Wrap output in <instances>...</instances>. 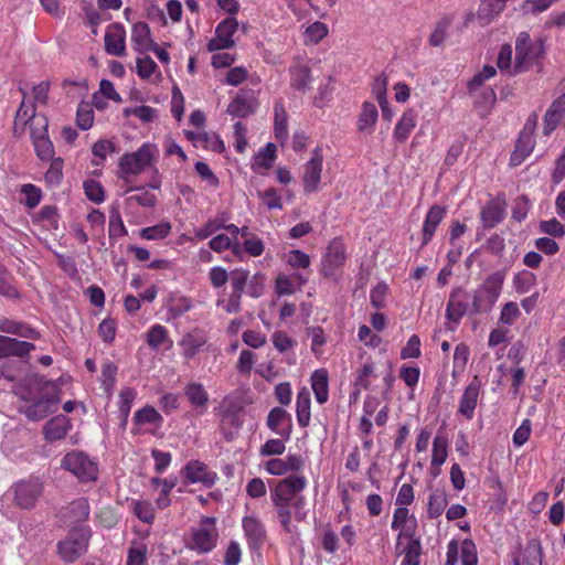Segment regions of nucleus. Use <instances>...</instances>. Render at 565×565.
<instances>
[{
	"instance_id": "f257e3e1",
	"label": "nucleus",
	"mask_w": 565,
	"mask_h": 565,
	"mask_svg": "<svg viewBox=\"0 0 565 565\" xmlns=\"http://www.w3.org/2000/svg\"><path fill=\"white\" fill-rule=\"evenodd\" d=\"M545 54V46L542 39L532 41L527 32H521L515 39V61L512 75L529 71L540 64Z\"/></svg>"
},
{
	"instance_id": "f03ea898",
	"label": "nucleus",
	"mask_w": 565,
	"mask_h": 565,
	"mask_svg": "<svg viewBox=\"0 0 565 565\" xmlns=\"http://www.w3.org/2000/svg\"><path fill=\"white\" fill-rule=\"evenodd\" d=\"M31 383L39 385L43 394L28 405L23 414L31 420H41L55 412L60 403V397L56 386L52 382L44 381L43 377L34 376Z\"/></svg>"
},
{
	"instance_id": "7ed1b4c3",
	"label": "nucleus",
	"mask_w": 565,
	"mask_h": 565,
	"mask_svg": "<svg viewBox=\"0 0 565 565\" xmlns=\"http://www.w3.org/2000/svg\"><path fill=\"white\" fill-rule=\"evenodd\" d=\"M215 523V518L203 516L199 526L191 530V536L185 542V546L198 554H207L213 551L218 541V531Z\"/></svg>"
},
{
	"instance_id": "20e7f679",
	"label": "nucleus",
	"mask_w": 565,
	"mask_h": 565,
	"mask_svg": "<svg viewBox=\"0 0 565 565\" xmlns=\"http://www.w3.org/2000/svg\"><path fill=\"white\" fill-rule=\"evenodd\" d=\"M90 535L88 526L72 529L67 536L57 543L58 556L65 563H74L87 552Z\"/></svg>"
},
{
	"instance_id": "39448f33",
	"label": "nucleus",
	"mask_w": 565,
	"mask_h": 565,
	"mask_svg": "<svg viewBox=\"0 0 565 565\" xmlns=\"http://www.w3.org/2000/svg\"><path fill=\"white\" fill-rule=\"evenodd\" d=\"M61 467L82 482L94 481L98 476L97 463L79 450L67 452L62 459Z\"/></svg>"
},
{
	"instance_id": "423d86ee",
	"label": "nucleus",
	"mask_w": 565,
	"mask_h": 565,
	"mask_svg": "<svg viewBox=\"0 0 565 565\" xmlns=\"http://www.w3.org/2000/svg\"><path fill=\"white\" fill-rule=\"evenodd\" d=\"M153 147L142 145L136 152L126 153L120 158L119 168L124 173L138 174L152 162Z\"/></svg>"
},
{
	"instance_id": "0eeeda50",
	"label": "nucleus",
	"mask_w": 565,
	"mask_h": 565,
	"mask_svg": "<svg viewBox=\"0 0 565 565\" xmlns=\"http://www.w3.org/2000/svg\"><path fill=\"white\" fill-rule=\"evenodd\" d=\"M307 486V480L301 476H289L278 481L275 489L271 491L273 502L290 503L291 500L301 492Z\"/></svg>"
},
{
	"instance_id": "6e6552de",
	"label": "nucleus",
	"mask_w": 565,
	"mask_h": 565,
	"mask_svg": "<svg viewBox=\"0 0 565 565\" xmlns=\"http://www.w3.org/2000/svg\"><path fill=\"white\" fill-rule=\"evenodd\" d=\"M345 260V248L341 239L334 238L327 247V253L322 260L321 273L326 277L335 275V269L343 265Z\"/></svg>"
},
{
	"instance_id": "1a4fd4ad",
	"label": "nucleus",
	"mask_w": 565,
	"mask_h": 565,
	"mask_svg": "<svg viewBox=\"0 0 565 565\" xmlns=\"http://www.w3.org/2000/svg\"><path fill=\"white\" fill-rule=\"evenodd\" d=\"M322 171V154L320 148L313 150L312 158L305 164L303 169V190L306 193H313L318 191V185L321 179Z\"/></svg>"
},
{
	"instance_id": "9d476101",
	"label": "nucleus",
	"mask_w": 565,
	"mask_h": 565,
	"mask_svg": "<svg viewBox=\"0 0 565 565\" xmlns=\"http://www.w3.org/2000/svg\"><path fill=\"white\" fill-rule=\"evenodd\" d=\"M481 380L476 375L472 381L466 387L458 407V413L467 419H472L475 416V409L478 404V398L481 391Z\"/></svg>"
},
{
	"instance_id": "9b49d317",
	"label": "nucleus",
	"mask_w": 565,
	"mask_h": 565,
	"mask_svg": "<svg viewBox=\"0 0 565 565\" xmlns=\"http://www.w3.org/2000/svg\"><path fill=\"white\" fill-rule=\"evenodd\" d=\"M469 311L467 291L462 288L452 290L447 302V319L457 324L467 312L469 313Z\"/></svg>"
},
{
	"instance_id": "f8f14e48",
	"label": "nucleus",
	"mask_w": 565,
	"mask_h": 565,
	"mask_svg": "<svg viewBox=\"0 0 565 565\" xmlns=\"http://www.w3.org/2000/svg\"><path fill=\"white\" fill-rule=\"evenodd\" d=\"M183 475L191 483L200 482L207 488L212 487L216 479L215 472L210 471L207 466L199 460L189 461L183 468Z\"/></svg>"
},
{
	"instance_id": "ddd939ff",
	"label": "nucleus",
	"mask_w": 565,
	"mask_h": 565,
	"mask_svg": "<svg viewBox=\"0 0 565 565\" xmlns=\"http://www.w3.org/2000/svg\"><path fill=\"white\" fill-rule=\"evenodd\" d=\"M126 31L119 23H113L105 34V50L114 56H122L125 53Z\"/></svg>"
},
{
	"instance_id": "4468645a",
	"label": "nucleus",
	"mask_w": 565,
	"mask_h": 565,
	"mask_svg": "<svg viewBox=\"0 0 565 565\" xmlns=\"http://www.w3.org/2000/svg\"><path fill=\"white\" fill-rule=\"evenodd\" d=\"M34 349L35 345L31 342L0 335V359L8 356L24 358Z\"/></svg>"
},
{
	"instance_id": "2eb2a0df",
	"label": "nucleus",
	"mask_w": 565,
	"mask_h": 565,
	"mask_svg": "<svg viewBox=\"0 0 565 565\" xmlns=\"http://www.w3.org/2000/svg\"><path fill=\"white\" fill-rule=\"evenodd\" d=\"M256 103L252 94L239 90L235 98L227 106V113L234 117L246 118L254 114Z\"/></svg>"
},
{
	"instance_id": "dca6fc26",
	"label": "nucleus",
	"mask_w": 565,
	"mask_h": 565,
	"mask_svg": "<svg viewBox=\"0 0 565 565\" xmlns=\"http://www.w3.org/2000/svg\"><path fill=\"white\" fill-rule=\"evenodd\" d=\"M42 487L38 482H21L15 486V501L24 509H30L34 505L40 497Z\"/></svg>"
},
{
	"instance_id": "f3484780",
	"label": "nucleus",
	"mask_w": 565,
	"mask_h": 565,
	"mask_svg": "<svg viewBox=\"0 0 565 565\" xmlns=\"http://www.w3.org/2000/svg\"><path fill=\"white\" fill-rule=\"evenodd\" d=\"M505 213V202L499 198L487 203L481 210V221L486 228H492L502 222Z\"/></svg>"
},
{
	"instance_id": "a211bd4d",
	"label": "nucleus",
	"mask_w": 565,
	"mask_h": 565,
	"mask_svg": "<svg viewBox=\"0 0 565 565\" xmlns=\"http://www.w3.org/2000/svg\"><path fill=\"white\" fill-rule=\"evenodd\" d=\"M70 428V419L64 415H57L44 425L43 434L46 440L56 441L63 439Z\"/></svg>"
},
{
	"instance_id": "6ab92c4d",
	"label": "nucleus",
	"mask_w": 565,
	"mask_h": 565,
	"mask_svg": "<svg viewBox=\"0 0 565 565\" xmlns=\"http://www.w3.org/2000/svg\"><path fill=\"white\" fill-rule=\"evenodd\" d=\"M131 40L135 44V50L139 53L149 52L156 44L151 39L150 28L146 22H137L132 26Z\"/></svg>"
},
{
	"instance_id": "aec40b11",
	"label": "nucleus",
	"mask_w": 565,
	"mask_h": 565,
	"mask_svg": "<svg viewBox=\"0 0 565 565\" xmlns=\"http://www.w3.org/2000/svg\"><path fill=\"white\" fill-rule=\"evenodd\" d=\"M446 215V210L439 205H433L425 218L423 226V243L422 245L428 244L434 236L436 228Z\"/></svg>"
},
{
	"instance_id": "412c9836",
	"label": "nucleus",
	"mask_w": 565,
	"mask_h": 565,
	"mask_svg": "<svg viewBox=\"0 0 565 565\" xmlns=\"http://www.w3.org/2000/svg\"><path fill=\"white\" fill-rule=\"evenodd\" d=\"M286 420L290 422L289 414L284 408L275 407L268 414L267 425L274 433L280 435L285 439H289L291 425L289 424L287 427H281Z\"/></svg>"
},
{
	"instance_id": "4be33fe9",
	"label": "nucleus",
	"mask_w": 565,
	"mask_h": 565,
	"mask_svg": "<svg viewBox=\"0 0 565 565\" xmlns=\"http://www.w3.org/2000/svg\"><path fill=\"white\" fill-rule=\"evenodd\" d=\"M0 331L4 333L15 334L26 339H39L40 333L31 326L10 319H2L0 321Z\"/></svg>"
},
{
	"instance_id": "5701e85b",
	"label": "nucleus",
	"mask_w": 565,
	"mask_h": 565,
	"mask_svg": "<svg viewBox=\"0 0 565 565\" xmlns=\"http://www.w3.org/2000/svg\"><path fill=\"white\" fill-rule=\"evenodd\" d=\"M379 118V111L373 103L364 102L358 119V130L371 135Z\"/></svg>"
},
{
	"instance_id": "b1692460",
	"label": "nucleus",
	"mask_w": 565,
	"mask_h": 565,
	"mask_svg": "<svg viewBox=\"0 0 565 565\" xmlns=\"http://www.w3.org/2000/svg\"><path fill=\"white\" fill-rule=\"evenodd\" d=\"M454 14H445L436 22L435 28L428 38L429 45L434 47H440L444 45L448 38V30L454 23Z\"/></svg>"
},
{
	"instance_id": "393cba45",
	"label": "nucleus",
	"mask_w": 565,
	"mask_h": 565,
	"mask_svg": "<svg viewBox=\"0 0 565 565\" xmlns=\"http://www.w3.org/2000/svg\"><path fill=\"white\" fill-rule=\"evenodd\" d=\"M534 143L535 142L533 136L520 132V136L515 143V150L512 152L510 158V166H520L525 160V158L532 152Z\"/></svg>"
},
{
	"instance_id": "a878e982",
	"label": "nucleus",
	"mask_w": 565,
	"mask_h": 565,
	"mask_svg": "<svg viewBox=\"0 0 565 565\" xmlns=\"http://www.w3.org/2000/svg\"><path fill=\"white\" fill-rule=\"evenodd\" d=\"M542 546L540 542L530 541L521 556H515L513 565H542Z\"/></svg>"
},
{
	"instance_id": "bb28decb",
	"label": "nucleus",
	"mask_w": 565,
	"mask_h": 565,
	"mask_svg": "<svg viewBox=\"0 0 565 565\" xmlns=\"http://www.w3.org/2000/svg\"><path fill=\"white\" fill-rule=\"evenodd\" d=\"M504 276L502 273L497 271L491 274L484 282L479 287L484 294L486 298L489 300L488 303L494 305L498 300L502 285H503Z\"/></svg>"
},
{
	"instance_id": "cd10ccee",
	"label": "nucleus",
	"mask_w": 565,
	"mask_h": 565,
	"mask_svg": "<svg viewBox=\"0 0 565 565\" xmlns=\"http://www.w3.org/2000/svg\"><path fill=\"white\" fill-rule=\"evenodd\" d=\"M416 126V114L413 109H408L403 114L394 129V138L399 142H405L412 130Z\"/></svg>"
},
{
	"instance_id": "c85d7f7f",
	"label": "nucleus",
	"mask_w": 565,
	"mask_h": 565,
	"mask_svg": "<svg viewBox=\"0 0 565 565\" xmlns=\"http://www.w3.org/2000/svg\"><path fill=\"white\" fill-rule=\"evenodd\" d=\"M311 386L319 404L328 401V373L326 370H316L311 375Z\"/></svg>"
},
{
	"instance_id": "c756f323",
	"label": "nucleus",
	"mask_w": 565,
	"mask_h": 565,
	"mask_svg": "<svg viewBox=\"0 0 565 565\" xmlns=\"http://www.w3.org/2000/svg\"><path fill=\"white\" fill-rule=\"evenodd\" d=\"M503 10L504 7L499 0H481L477 11V18L483 24H488Z\"/></svg>"
},
{
	"instance_id": "7c9ffc66",
	"label": "nucleus",
	"mask_w": 565,
	"mask_h": 565,
	"mask_svg": "<svg viewBox=\"0 0 565 565\" xmlns=\"http://www.w3.org/2000/svg\"><path fill=\"white\" fill-rule=\"evenodd\" d=\"M137 191L136 194H131L126 199L127 205L137 203L143 207H153L157 204V196L150 192L146 186L129 188L126 193Z\"/></svg>"
},
{
	"instance_id": "2f4dec72",
	"label": "nucleus",
	"mask_w": 565,
	"mask_h": 565,
	"mask_svg": "<svg viewBox=\"0 0 565 565\" xmlns=\"http://www.w3.org/2000/svg\"><path fill=\"white\" fill-rule=\"evenodd\" d=\"M243 529L247 539L255 543H262L265 539V529L259 520L254 516H245L243 519Z\"/></svg>"
},
{
	"instance_id": "473e14b6",
	"label": "nucleus",
	"mask_w": 565,
	"mask_h": 565,
	"mask_svg": "<svg viewBox=\"0 0 565 565\" xmlns=\"http://www.w3.org/2000/svg\"><path fill=\"white\" fill-rule=\"evenodd\" d=\"M296 414L298 424L301 427H307L310 422V396L306 388L297 395Z\"/></svg>"
},
{
	"instance_id": "72a5a7b5",
	"label": "nucleus",
	"mask_w": 565,
	"mask_h": 565,
	"mask_svg": "<svg viewBox=\"0 0 565 565\" xmlns=\"http://www.w3.org/2000/svg\"><path fill=\"white\" fill-rule=\"evenodd\" d=\"M237 28L238 22L235 18L232 17L226 18L218 23L215 30V35H217L222 41H224L223 46H234L235 42L232 39V36L236 32Z\"/></svg>"
},
{
	"instance_id": "f704fd0d",
	"label": "nucleus",
	"mask_w": 565,
	"mask_h": 565,
	"mask_svg": "<svg viewBox=\"0 0 565 565\" xmlns=\"http://www.w3.org/2000/svg\"><path fill=\"white\" fill-rule=\"evenodd\" d=\"M205 342L206 340L202 334L188 333L182 338L180 345L183 349L184 356L191 359L198 353L200 348L205 344Z\"/></svg>"
},
{
	"instance_id": "c9c22d12",
	"label": "nucleus",
	"mask_w": 565,
	"mask_h": 565,
	"mask_svg": "<svg viewBox=\"0 0 565 565\" xmlns=\"http://www.w3.org/2000/svg\"><path fill=\"white\" fill-rule=\"evenodd\" d=\"M109 237L116 238L127 234V230L124 225L118 203L111 204L109 209Z\"/></svg>"
},
{
	"instance_id": "e433bc0d",
	"label": "nucleus",
	"mask_w": 565,
	"mask_h": 565,
	"mask_svg": "<svg viewBox=\"0 0 565 565\" xmlns=\"http://www.w3.org/2000/svg\"><path fill=\"white\" fill-rule=\"evenodd\" d=\"M291 86L298 90L309 88L311 83V72L307 65H297L290 70Z\"/></svg>"
},
{
	"instance_id": "4c0bfd02",
	"label": "nucleus",
	"mask_w": 565,
	"mask_h": 565,
	"mask_svg": "<svg viewBox=\"0 0 565 565\" xmlns=\"http://www.w3.org/2000/svg\"><path fill=\"white\" fill-rule=\"evenodd\" d=\"M448 500L445 491L436 490L430 494L428 505H427V514L430 519H436L440 516L447 507Z\"/></svg>"
},
{
	"instance_id": "58836bf2",
	"label": "nucleus",
	"mask_w": 565,
	"mask_h": 565,
	"mask_svg": "<svg viewBox=\"0 0 565 565\" xmlns=\"http://www.w3.org/2000/svg\"><path fill=\"white\" fill-rule=\"evenodd\" d=\"M134 420L137 425L152 424L160 426L163 417L154 407L145 406L135 413Z\"/></svg>"
},
{
	"instance_id": "ea45409f",
	"label": "nucleus",
	"mask_w": 565,
	"mask_h": 565,
	"mask_svg": "<svg viewBox=\"0 0 565 565\" xmlns=\"http://www.w3.org/2000/svg\"><path fill=\"white\" fill-rule=\"evenodd\" d=\"M28 126L32 141L49 137V119L44 114H39Z\"/></svg>"
},
{
	"instance_id": "a19ab883",
	"label": "nucleus",
	"mask_w": 565,
	"mask_h": 565,
	"mask_svg": "<svg viewBox=\"0 0 565 565\" xmlns=\"http://www.w3.org/2000/svg\"><path fill=\"white\" fill-rule=\"evenodd\" d=\"M185 395L192 405L203 407L206 405L209 397L202 384L192 383L185 388Z\"/></svg>"
},
{
	"instance_id": "79ce46f5",
	"label": "nucleus",
	"mask_w": 565,
	"mask_h": 565,
	"mask_svg": "<svg viewBox=\"0 0 565 565\" xmlns=\"http://www.w3.org/2000/svg\"><path fill=\"white\" fill-rule=\"evenodd\" d=\"M51 161L50 168L44 175V180L49 186L55 188L61 183L63 178V160L61 158H54Z\"/></svg>"
},
{
	"instance_id": "37998d69",
	"label": "nucleus",
	"mask_w": 565,
	"mask_h": 565,
	"mask_svg": "<svg viewBox=\"0 0 565 565\" xmlns=\"http://www.w3.org/2000/svg\"><path fill=\"white\" fill-rule=\"evenodd\" d=\"M448 441L444 437H435L433 441L431 466L439 468L447 458Z\"/></svg>"
},
{
	"instance_id": "c03bdc74",
	"label": "nucleus",
	"mask_w": 565,
	"mask_h": 565,
	"mask_svg": "<svg viewBox=\"0 0 565 565\" xmlns=\"http://www.w3.org/2000/svg\"><path fill=\"white\" fill-rule=\"evenodd\" d=\"M248 280V271L244 269H235L231 275L232 297L242 299V295L245 290Z\"/></svg>"
},
{
	"instance_id": "a18cd8bd",
	"label": "nucleus",
	"mask_w": 565,
	"mask_h": 565,
	"mask_svg": "<svg viewBox=\"0 0 565 565\" xmlns=\"http://www.w3.org/2000/svg\"><path fill=\"white\" fill-rule=\"evenodd\" d=\"M38 158L42 161L54 159V147L50 137L40 138L32 141Z\"/></svg>"
},
{
	"instance_id": "49530a36",
	"label": "nucleus",
	"mask_w": 565,
	"mask_h": 565,
	"mask_svg": "<svg viewBox=\"0 0 565 565\" xmlns=\"http://www.w3.org/2000/svg\"><path fill=\"white\" fill-rule=\"evenodd\" d=\"M136 397V392L132 388L122 390L119 394V412L121 414V427H125L131 409L132 401Z\"/></svg>"
},
{
	"instance_id": "de8ad7c7",
	"label": "nucleus",
	"mask_w": 565,
	"mask_h": 565,
	"mask_svg": "<svg viewBox=\"0 0 565 565\" xmlns=\"http://www.w3.org/2000/svg\"><path fill=\"white\" fill-rule=\"evenodd\" d=\"M275 136L278 139L287 137V113L281 103L275 105Z\"/></svg>"
},
{
	"instance_id": "09e8293b",
	"label": "nucleus",
	"mask_w": 565,
	"mask_h": 565,
	"mask_svg": "<svg viewBox=\"0 0 565 565\" xmlns=\"http://www.w3.org/2000/svg\"><path fill=\"white\" fill-rule=\"evenodd\" d=\"M83 186L89 201L94 203H102L105 200L104 189L98 181L94 179L85 180Z\"/></svg>"
},
{
	"instance_id": "8fccbe9b",
	"label": "nucleus",
	"mask_w": 565,
	"mask_h": 565,
	"mask_svg": "<svg viewBox=\"0 0 565 565\" xmlns=\"http://www.w3.org/2000/svg\"><path fill=\"white\" fill-rule=\"evenodd\" d=\"M277 147L273 142H268L257 154L256 164L263 169H269L276 158Z\"/></svg>"
},
{
	"instance_id": "3c124183",
	"label": "nucleus",
	"mask_w": 565,
	"mask_h": 565,
	"mask_svg": "<svg viewBox=\"0 0 565 565\" xmlns=\"http://www.w3.org/2000/svg\"><path fill=\"white\" fill-rule=\"evenodd\" d=\"M136 116L142 122H151L157 117V110L150 106H137L124 109V116Z\"/></svg>"
},
{
	"instance_id": "603ef678",
	"label": "nucleus",
	"mask_w": 565,
	"mask_h": 565,
	"mask_svg": "<svg viewBox=\"0 0 565 565\" xmlns=\"http://www.w3.org/2000/svg\"><path fill=\"white\" fill-rule=\"evenodd\" d=\"M168 339V331L160 324H154L150 328L147 334V343L152 349H158Z\"/></svg>"
},
{
	"instance_id": "864d4df0",
	"label": "nucleus",
	"mask_w": 565,
	"mask_h": 565,
	"mask_svg": "<svg viewBox=\"0 0 565 565\" xmlns=\"http://www.w3.org/2000/svg\"><path fill=\"white\" fill-rule=\"evenodd\" d=\"M171 230L169 223H160L150 227L142 228L140 235L146 239H161L164 238Z\"/></svg>"
},
{
	"instance_id": "5fc2aeb1",
	"label": "nucleus",
	"mask_w": 565,
	"mask_h": 565,
	"mask_svg": "<svg viewBox=\"0 0 565 565\" xmlns=\"http://www.w3.org/2000/svg\"><path fill=\"white\" fill-rule=\"evenodd\" d=\"M93 122L94 111L92 107L87 104L79 105L76 114L77 126L83 130H87L93 126Z\"/></svg>"
},
{
	"instance_id": "6e6d98bb",
	"label": "nucleus",
	"mask_w": 565,
	"mask_h": 565,
	"mask_svg": "<svg viewBox=\"0 0 565 565\" xmlns=\"http://www.w3.org/2000/svg\"><path fill=\"white\" fill-rule=\"evenodd\" d=\"M135 515L142 522L151 524L154 520V509L150 502L137 501L134 507Z\"/></svg>"
},
{
	"instance_id": "4d7b16f0",
	"label": "nucleus",
	"mask_w": 565,
	"mask_h": 565,
	"mask_svg": "<svg viewBox=\"0 0 565 565\" xmlns=\"http://www.w3.org/2000/svg\"><path fill=\"white\" fill-rule=\"evenodd\" d=\"M420 551L419 541L412 539L404 551L405 557L402 565H419Z\"/></svg>"
},
{
	"instance_id": "13d9d810",
	"label": "nucleus",
	"mask_w": 565,
	"mask_h": 565,
	"mask_svg": "<svg viewBox=\"0 0 565 565\" xmlns=\"http://www.w3.org/2000/svg\"><path fill=\"white\" fill-rule=\"evenodd\" d=\"M71 516L75 522H84L89 515V505L86 499H79L71 503Z\"/></svg>"
},
{
	"instance_id": "bf43d9fd",
	"label": "nucleus",
	"mask_w": 565,
	"mask_h": 565,
	"mask_svg": "<svg viewBox=\"0 0 565 565\" xmlns=\"http://www.w3.org/2000/svg\"><path fill=\"white\" fill-rule=\"evenodd\" d=\"M20 90L23 94V100L17 110L15 119L22 120V122L28 125L34 118H36L39 114H36L34 104H32L30 107L25 104L26 92H24L22 88H20Z\"/></svg>"
},
{
	"instance_id": "052dcab7",
	"label": "nucleus",
	"mask_w": 565,
	"mask_h": 565,
	"mask_svg": "<svg viewBox=\"0 0 565 565\" xmlns=\"http://www.w3.org/2000/svg\"><path fill=\"white\" fill-rule=\"evenodd\" d=\"M461 563L462 565L478 564L476 544L470 539L461 542Z\"/></svg>"
},
{
	"instance_id": "680f3d73",
	"label": "nucleus",
	"mask_w": 565,
	"mask_h": 565,
	"mask_svg": "<svg viewBox=\"0 0 565 565\" xmlns=\"http://www.w3.org/2000/svg\"><path fill=\"white\" fill-rule=\"evenodd\" d=\"M258 198L269 210L282 209L281 198L277 190L274 188L266 189L258 192Z\"/></svg>"
},
{
	"instance_id": "e2e57ef3",
	"label": "nucleus",
	"mask_w": 565,
	"mask_h": 565,
	"mask_svg": "<svg viewBox=\"0 0 565 565\" xmlns=\"http://www.w3.org/2000/svg\"><path fill=\"white\" fill-rule=\"evenodd\" d=\"M265 275L257 273L247 280V294L252 298H259L264 295L265 290Z\"/></svg>"
},
{
	"instance_id": "0e129e2a",
	"label": "nucleus",
	"mask_w": 565,
	"mask_h": 565,
	"mask_svg": "<svg viewBox=\"0 0 565 565\" xmlns=\"http://www.w3.org/2000/svg\"><path fill=\"white\" fill-rule=\"evenodd\" d=\"M488 301L489 300L486 298L484 294H482L481 289L478 288L475 291L469 315H478L490 311L493 305L488 303Z\"/></svg>"
},
{
	"instance_id": "69168bd1",
	"label": "nucleus",
	"mask_w": 565,
	"mask_h": 565,
	"mask_svg": "<svg viewBox=\"0 0 565 565\" xmlns=\"http://www.w3.org/2000/svg\"><path fill=\"white\" fill-rule=\"evenodd\" d=\"M530 200L526 195H520L514 200L512 209V217L518 222H522L530 210Z\"/></svg>"
},
{
	"instance_id": "338daca9",
	"label": "nucleus",
	"mask_w": 565,
	"mask_h": 565,
	"mask_svg": "<svg viewBox=\"0 0 565 565\" xmlns=\"http://www.w3.org/2000/svg\"><path fill=\"white\" fill-rule=\"evenodd\" d=\"M540 231L554 237H563L565 235V225L556 218H551L540 223Z\"/></svg>"
},
{
	"instance_id": "774afa93",
	"label": "nucleus",
	"mask_w": 565,
	"mask_h": 565,
	"mask_svg": "<svg viewBox=\"0 0 565 565\" xmlns=\"http://www.w3.org/2000/svg\"><path fill=\"white\" fill-rule=\"evenodd\" d=\"M21 192L25 194V206L29 209H34L39 205L42 198V193L39 188L33 184H24L22 185Z\"/></svg>"
}]
</instances>
